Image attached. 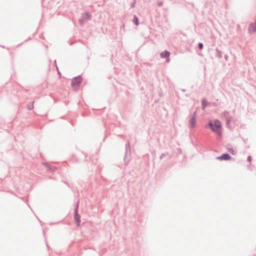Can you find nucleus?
Returning a JSON list of instances; mask_svg holds the SVG:
<instances>
[{
	"mask_svg": "<svg viewBox=\"0 0 256 256\" xmlns=\"http://www.w3.org/2000/svg\"><path fill=\"white\" fill-rule=\"evenodd\" d=\"M57 70H58V74L60 75V72H59L58 69H57Z\"/></svg>",
	"mask_w": 256,
	"mask_h": 256,
	"instance_id": "nucleus-26",
	"label": "nucleus"
},
{
	"mask_svg": "<svg viewBox=\"0 0 256 256\" xmlns=\"http://www.w3.org/2000/svg\"><path fill=\"white\" fill-rule=\"evenodd\" d=\"M42 164L45 166L51 172H54L56 170V168L55 166H52L50 164H48L47 162H43Z\"/></svg>",
	"mask_w": 256,
	"mask_h": 256,
	"instance_id": "nucleus-9",
	"label": "nucleus"
},
{
	"mask_svg": "<svg viewBox=\"0 0 256 256\" xmlns=\"http://www.w3.org/2000/svg\"><path fill=\"white\" fill-rule=\"evenodd\" d=\"M136 2L134 1L132 4H131V8H134L135 6Z\"/></svg>",
	"mask_w": 256,
	"mask_h": 256,
	"instance_id": "nucleus-21",
	"label": "nucleus"
},
{
	"mask_svg": "<svg viewBox=\"0 0 256 256\" xmlns=\"http://www.w3.org/2000/svg\"><path fill=\"white\" fill-rule=\"evenodd\" d=\"M133 22L136 25V26H138V18L136 16L134 15V19H133Z\"/></svg>",
	"mask_w": 256,
	"mask_h": 256,
	"instance_id": "nucleus-12",
	"label": "nucleus"
},
{
	"mask_svg": "<svg viewBox=\"0 0 256 256\" xmlns=\"http://www.w3.org/2000/svg\"><path fill=\"white\" fill-rule=\"evenodd\" d=\"M170 52L168 50H164V52L160 53V57L162 58H166V62H168L170 61Z\"/></svg>",
	"mask_w": 256,
	"mask_h": 256,
	"instance_id": "nucleus-7",
	"label": "nucleus"
},
{
	"mask_svg": "<svg viewBox=\"0 0 256 256\" xmlns=\"http://www.w3.org/2000/svg\"><path fill=\"white\" fill-rule=\"evenodd\" d=\"M163 4V2H158V5L159 6H162Z\"/></svg>",
	"mask_w": 256,
	"mask_h": 256,
	"instance_id": "nucleus-20",
	"label": "nucleus"
},
{
	"mask_svg": "<svg viewBox=\"0 0 256 256\" xmlns=\"http://www.w3.org/2000/svg\"><path fill=\"white\" fill-rule=\"evenodd\" d=\"M216 159L220 160H228L232 159V156L228 153H224L220 156H218Z\"/></svg>",
	"mask_w": 256,
	"mask_h": 256,
	"instance_id": "nucleus-5",
	"label": "nucleus"
},
{
	"mask_svg": "<svg viewBox=\"0 0 256 256\" xmlns=\"http://www.w3.org/2000/svg\"><path fill=\"white\" fill-rule=\"evenodd\" d=\"M216 56L218 57V58H221L222 57V52L219 50L218 48H216Z\"/></svg>",
	"mask_w": 256,
	"mask_h": 256,
	"instance_id": "nucleus-11",
	"label": "nucleus"
},
{
	"mask_svg": "<svg viewBox=\"0 0 256 256\" xmlns=\"http://www.w3.org/2000/svg\"><path fill=\"white\" fill-rule=\"evenodd\" d=\"M178 150L179 152H182V150L180 148H179L178 149Z\"/></svg>",
	"mask_w": 256,
	"mask_h": 256,
	"instance_id": "nucleus-25",
	"label": "nucleus"
},
{
	"mask_svg": "<svg viewBox=\"0 0 256 256\" xmlns=\"http://www.w3.org/2000/svg\"><path fill=\"white\" fill-rule=\"evenodd\" d=\"M208 105V102L206 98H203L202 101V108L204 110Z\"/></svg>",
	"mask_w": 256,
	"mask_h": 256,
	"instance_id": "nucleus-10",
	"label": "nucleus"
},
{
	"mask_svg": "<svg viewBox=\"0 0 256 256\" xmlns=\"http://www.w3.org/2000/svg\"><path fill=\"white\" fill-rule=\"evenodd\" d=\"M228 150L231 152L232 154H234L236 152L235 151L233 150L232 148H228Z\"/></svg>",
	"mask_w": 256,
	"mask_h": 256,
	"instance_id": "nucleus-18",
	"label": "nucleus"
},
{
	"mask_svg": "<svg viewBox=\"0 0 256 256\" xmlns=\"http://www.w3.org/2000/svg\"><path fill=\"white\" fill-rule=\"evenodd\" d=\"M208 126L213 132L217 134L218 135L222 134V124L218 120H214V124L212 122L210 121L208 123Z\"/></svg>",
	"mask_w": 256,
	"mask_h": 256,
	"instance_id": "nucleus-1",
	"label": "nucleus"
},
{
	"mask_svg": "<svg viewBox=\"0 0 256 256\" xmlns=\"http://www.w3.org/2000/svg\"><path fill=\"white\" fill-rule=\"evenodd\" d=\"M224 58H225V60H228V55H226H226L224 56Z\"/></svg>",
	"mask_w": 256,
	"mask_h": 256,
	"instance_id": "nucleus-24",
	"label": "nucleus"
},
{
	"mask_svg": "<svg viewBox=\"0 0 256 256\" xmlns=\"http://www.w3.org/2000/svg\"><path fill=\"white\" fill-rule=\"evenodd\" d=\"M82 81V78L81 76L74 78L71 82V86L72 87L78 86L81 84Z\"/></svg>",
	"mask_w": 256,
	"mask_h": 256,
	"instance_id": "nucleus-4",
	"label": "nucleus"
},
{
	"mask_svg": "<svg viewBox=\"0 0 256 256\" xmlns=\"http://www.w3.org/2000/svg\"><path fill=\"white\" fill-rule=\"evenodd\" d=\"M196 112H194L192 114V118L190 120V126L192 128H194L196 126Z\"/></svg>",
	"mask_w": 256,
	"mask_h": 256,
	"instance_id": "nucleus-6",
	"label": "nucleus"
},
{
	"mask_svg": "<svg viewBox=\"0 0 256 256\" xmlns=\"http://www.w3.org/2000/svg\"><path fill=\"white\" fill-rule=\"evenodd\" d=\"M79 206V200H78L76 204L74 206V219L78 226H80V216L78 213V208Z\"/></svg>",
	"mask_w": 256,
	"mask_h": 256,
	"instance_id": "nucleus-3",
	"label": "nucleus"
},
{
	"mask_svg": "<svg viewBox=\"0 0 256 256\" xmlns=\"http://www.w3.org/2000/svg\"><path fill=\"white\" fill-rule=\"evenodd\" d=\"M228 114H229V112L225 110L223 113V115L224 116H225L226 118H227L229 116H228Z\"/></svg>",
	"mask_w": 256,
	"mask_h": 256,
	"instance_id": "nucleus-17",
	"label": "nucleus"
},
{
	"mask_svg": "<svg viewBox=\"0 0 256 256\" xmlns=\"http://www.w3.org/2000/svg\"><path fill=\"white\" fill-rule=\"evenodd\" d=\"M27 108L28 110H31L33 108V106H32V107H31L30 106H28Z\"/></svg>",
	"mask_w": 256,
	"mask_h": 256,
	"instance_id": "nucleus-22",
	"label": "nucleus"
},
{
	"mask_svg": "<svg viewBox=\"0 0 256 256\" xmlns=\"http://www.w3.org/2000/svg\"><path fill=\"white\" fill-rule=\"evenodd\" d=\"M54 65H55V66H56V69H58V66H57V65H56V60H54Z\"/></svg>",
	"mask_w": 256,
	"mask_h": 256,
	"instance_id": "nucleus-23",
	"label": "nucleus"
},
{
	"mask_svg": "<svg viewBox=\"0 0 256 256\" xmlns=\"http://www.w3.org/2000/svg\"><path fill=\"white\" fill-rule=\"evenodd\" d=\"M130 154L131 149L130 148V142L129 140H128L125 145V154L124 158V162L126 164H128L130 160Z\"/></svg>",
	"mask_w": 256,
	"mask_h": 256,
	"instance_id": "nucleus-2",
	"label": "nucleus"
},
{
	"mask_svg": "<svg viewBox=\"0 0 256 256\" xmlns=\"http://www.w3.org/2000/svg\"><path fill=\"white\" fill-rule=\"evenodd\" d=\"M78 22L80 25L82 26L84 24L85 20H84V19H82V18H81L79 19Z\"/></svg>",
	"mask_w": 256,
	"mask_h": 256,
	"instance_id": "nucleus-15",
	"label": "nucleus"
},
{
	"mask_svg": "<svg viewBox=\"0 0 256 256\" xmlns=\"http://www.w3.org/2000/svg\"><path fill=\"white\" fill-rule=\"evenodd\" d=\"M2 46V48H4V46Z\"/></svg>",
	"mask_w": 256,
	"mask_h": 256,
	"instance_id": "nucleus-28",
	"label": "nucleus"
},
{
	"mask_svg": "<svg viewBox=\"0 0 256 256\" xmlns=\"http://www.w3.org/2000/svg\"><path fill=\"white\" fill-rule=\"evenodd\" d=\"M232 116H228L226 118V124L227 126H228V125L230 124V122L232 121Z\"/></svg>",
	"mask_w": 256,
	"mask_h": 256,
	"instance_id": "nucleus-14",
	"label": "nucleus"
},
{
	"mask_svg": "<svg viewBox=\"0 0 256 256\" xmlns=\"http://www.w3.org/2000/svg\"><path fill=\"white\" fill-rule=\"evenodd\" d=\"M82 18L84 20L86 21L90 20L92 15L88 12H85L82 14Z\"/></svg>",
	"mask_w": 256,
	"mask_h": 256,
	"instance_id": "nucleus-8",
	"label": "nucleus"
},
{
	"mask_svg": "<svg viewBox=\"0 0 256 256\" xmlns=\"http://www.w3.org/2000/svg\"><path fill=\"white\" fill-rule=\"evenodd\" d=\"M247 160L249 162H250L252 161V157L250 156H248Z\"/></svg>",
	"mask_w": 256,
	"mask_h": 256,
	"instance_id": "nucleus-19",
	"label": "nucleus"
},
{
	"mask_svg": "<svg viewBox=\"0 0 256 256\" xmlns=\"http://www.w3.org/2000/svg\"><path fill=\"white\" fill-rule=\"evenodd\" d=\"M204 48V44L202 43V42H199L198 44V48L200 49V50H202Z\"/></svg>",
	"mask_w": 256,
	"mask_h": 256,
	"instance_id": "nucleus-16",
	"label": "nucleus"
},
{
	"mask_svg": "<svg viewBox=\"0 0 256 256\" xmlns=\"http://www.w3.org/2000/svg\"><path fill=\"white\" fill-rule=\"evenodd\" d=\"M182 90L183 92H184V91H185V90H184H184Z\"/></svg>",
	"mask_w": 256,
	"mask_h": 256,
	"instance_id": "nucleus-29",
	"label": "nucleus"
},
{
	"mask_svg": "<svg viewBox=\"0 0 256 256\" xmlns=\"http://www.w3.org/2000/svg\"><path fill=\"white\" fill-rule=\"evenodd\" d=\"M192 6H194V4H192Z\"/></svg>",
	"mask_w": 256,
	"mask_h": 256,
	"instance_id": "nucleus-27",
	"label": "nucleus"
},
{
	"mask_svg": "<svg viewBox=\"0 0 256 256\" xmlns=\"http://www.w3.org/2000/svg\"><path fill=\"white\" fill-rule=\"evenodd\" d=\"M169 156V158H170V156L168 152H166L165 153L162 154L160 155V160H162L163 158H164L165 156Z\"/></svg>",
	"mask_w": 256,
	"mask_h": 256,
	"instance_id": "nucleus-13",
	"label": "nucleus"
}]
</instances>
